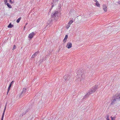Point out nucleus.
I'll list each match as a JSON object with an SVG mask.
<instances>
[{"label":"nucleus","mask_w":120,"mask_h":120,"mask_svg":"<svg viewBox=\"0 0 120 120\" xmlns=\"http://www.w3.org/2000/svg\"><path fill=\"white\" fill-rule=\"evenodd\" d=\"M70 76L69 75H66L64 76V78L66 81H67L70 79Z\"/></svg>","instance_id":"obj_6"},{"label":"nucleus","mask_w":120,"mask_h":120,"mask_svg":"<svg viewBox=\"0 0 120 120\" xmlns=\"http://www.w3.org/2000/svg\"><path fill=\"white\" fill-rule=\"evenodd\" d=\"M94 0V2H97V1H97V0Z\"/></svg>","instance_id":"obj_26"},{"label":"nucleus","mask_w":120,"mask_h":120,"mask_svg":"<svg viewBox=\"0 0 120 120\" xmlns=\"http://www.w3.org/2000/svg\"><path fill=\"white\" fill-rule=\"evenodd\" d=\"M28 111L27 110V111H26V112H25V113H23L22 115H24L25 114H26V112H27Z\"/></svg>","instance_id":"obj_25"},{"label":"nucleus","mask_w":120,"mask_h":120,"mask_svg":"<svg viewBox=\"0 0 120 120\" xmlns=\"http://www.w3.org/2000/svg\"><path fill=\"white\" fill-rule=\"evenodd\" d=\"M5 3H6L7 2V0H5Z\"/></svg>","instance_id":"obj_29"},{"label":"nucleus","mask_w":120,"mask_h":120,"mask_svg":"<svg viewBox=\"0 0 120 120\" xmlns=\"http://www.w3.org/2000/svg\"><path fill=\"white\" fill-rule=\"evenodd\" d=\"M39 51H38L35 52L32 56L31 58H34V57L38 55V54L39 53Z\"/></svg>","instance_id":"obj_9"},{"label":"nucleus","mask_w":120,"mask_h":120,"mask_svg":"<svg viewBox=\"0 0 120 120\" xmlns=\"http://www.w3.org/2000/svg\"><path fill=\"white\" fill-rule=\"evenodd\" d=\"M59 13L58 11H54L51 14V16L52 18H54L55 20L58 19V17Z\"/></svg>","instance_id":"obj_3"},{"label":"nucleus","mask_w":120,"mask_h":120,"mask_svg":"<svg viewBox=\"0 0 120 120\" xmlns=\"http://www.w3.org/2000/svg\"><path fill=\"white\" fill-rule=\"evenodd\" d=\"M79 71H78V72H77V75H79Z\"/></svg>","instance_id":"obj_28"},{"label":"nucleus","mask_w":120,"mask_h":120,"mask_svg":"<svg viewBox=\"0 0 120 120\" xmlns=\"http://www.w3.org/2000/svg\"><path fill=\"white\" fill-rule=\"evenodd\" d=\"M68 38V35H66L65 36L63 40V42L64 43H65L66 42L67 40V39Z\"/></svg>","instance_id":"obj_11"},{"label":"nucleus","mask_w":120,"mask_h":120,"mask_svg":"<svg viewBox=\"0 0 120 120\" xmlns=\"http://www.w3.org/2000/svg\"><path fill=\"white\" fill-rule=\"evenodd\" d=\"M21 19V17L19 18V19H18L16 21V22L17 23H18L19 22Z\"/></svg>","instance_id":"obj_16"},{"label":"nucleus","mask_w":120,"mask_h":120,"mask_svg":"<svg viewBox=\"0 0 120 120\" xmlns=\"http://www.w3.org/2000/svg\"><path fill=\"white\" fill-rule=\"evenodd\" d=\"M9 2L11 4H13L14 3L11 0H9Z\"/></svg>","instance_id":"obj_24"},{"label":"nucleus","mask_w":120,"mask_h":120,"mask_svg":"<svg viewBox=\"0 0 120 120\" xmlns=\"http://www.w3.org/2000/svg\"><path fill=\"white\" fill-rule=\"evenodd\" d=\"M118 3L119 4H120V1H119V2H118Z\"/></svg>","instance_id":"obj_31"},{"label":"nucleus","mask_w":120,"mask_h":120,"mask_svg":"<svg viewBox=\"0 0 120 120\" xmlns=\"http://www.w3.org/2000/svg\"><path fill=\"white\" fill-rule=\"evenodd\" d=\"M98 88V86L97 85H95V86H93L91 89L89 90L88 93H87V94L84 96L82 100H83V99H85L86 97H88L90 94H91L94 93L96 91Z\"/></svg>","instance_id":"obj_1"},{"label":"nucleus","mask_w":120,"mask_h":120,"mask_svg":"<svg viewBox=\"0 0 120 120\" xmlns=\"http://www.w3.org/2000/svg\"><path fill=\"white\" fill-rule=\"evenodd\" d=\"M6 5L9 8H12L11 6L8 3H7Z\"/></svg>","instance_id":"obj_15"},{"label":"nucleus","mask_w":120,"mask_h":120,"mask_svg":"<svg viewBox=\"0 0 120 120\" xmlns=\"http://www.w3.org/2000/svg\"><path fill=\"white\" fill-rule=\"evenodd\" d=\"M25 26H24V29H24V30H25Z\"/></svg>","instance_id":"obj_32"},{"label":"nucleus","mask_w":120,"mask_h":120,"mask_svg":"<svg viewBox=\"0 0 120 120\" xmlns=\"http://www.w3.org/2000/svg\"><path fill=\"white\" fill-rule=\"evenodd\" d=\"M11 87V86H9L8 87V91H9V90L10 89Z\"/></svg>","instance_id":"obj_23"},{"label":"nucleus","mask_w":120,"mask_h":120,"mask_svg":"<svg viewBox=\"0 0 120 120\" xmlns=\"http://www.w3.org/2000/svg\"><path fill=\"white\" fill-rule=\"evenodd\" d=\"M120 101V93L117 94L115 95L114 99L112 100L111 104H114L115 103H118Z\"/></svg>","instance_id":"obj_2"},{"label":"nucleus","mask_w":120,"mask_h":120,"mask_svg":"<svg viewBox=\"0 0 120 120\" xmlns=\"http://www.w3.org/2000/svg\"><path fill=\"white\" fill-rule=\"evenodd\" d=\"M73 20H71L68 23V24L69 25H70L73 23Z\"/></svg>","instance_id":"obj_17"},{"label":"nucleus","mask_w":120,"mask_h":120,"mask_svg":"<svg viewBox=\"0 0 120 120\" xmlns=\"http://www.w3.org/2000/svg\"><path fill=\"white\" fill-rule=\"evenodd\" d=\"M9 91H8V90L7 92V94H8V93L9 92Z\"/></svg>","instance_id":"obj_30"},{"label":"nucleus","mask_w":120,"mask_h":120,"mask_svg":"<svg viewBox=\"0 0 120 120\" xmlns=\"http://www.w3.org/2000/svg\"><path fill=\"white\" fill-rule=\"evenodd\" d=\"M70 25H69L68 24V25H67V28L68 29L69 28L70 26Z\"/></svg>","instance_id":"obj_22"},{"label":"nucleus","mask_w":120,"mask_h":120,"mask_svg":"<svg viewBox=\"0 0 120 120\" xmlns=\"http://www.w3.org/2000/svg\"><path fill=\"white\" fill-rule=\"evenodd\" d=\"M104 10V11L106 12L107 11V7L106 5L104 4L102 6Z\"/></svg>","instance_id":"obj_10"},{"label":"nucleus","mask_w":120,"mask_h":120,"mask_svg":"<svg viewBox=\"0 0 120 120\" xmlns=\"http://www.w3.org/2000/svg\"><path fill=\"white\" fill-rule=\"evenodd\" d=\"M4 114H2L1 120H3V118H4Z\"/></svg>","instance_id":"obj_21"},{"label":"nucleus","mask_w":120,"mask_h":120,"mask_svg":"<svg viewBox=\"0 0 120 120\" xmlns=\"http://www.w3.org/2000/svg\"><path fill=\"white\" fill-rule=\"evenodd\" d=\"M72 46V44L71 43L68 42L67 44V45L66 46V47L68 49H70L71 48Z\"/></svg>","instance_id":"obj_8"},{"label":"nucleus","mask_w":120,"mask_h":120,"mask_svg":"<svg viewBox=\"0 0 120 120\" xmlns=\"http://www.w3.org/2000/svg\"><path fill=\"white\" fill-rule=\"evenodd\" d=\"M112 117L114 119V120H115V118H116V117L115 116H114V117Z\"/></svg>","instance_id":"obj_27"},{"label":"nucleus","mask_w":120,"mask_h":120,"mask_svg":"<svg viewBox=\"0 0 120 120\" xmlns=\"http://www.w3.org/2000/svg\"><path fill=\"white\" fill-rule=\"evenodd\" d=\"M35 34L34 32H32L29 34L28 37L30 38L31 39L33 38Z\"/></svg>","instance_id":"obj_7"},{"label":"nucleus","mask_w":120,"mask_h":120,"mask_svg":"<svg viewBox=\"0 0 120 120\" xmlns=\"http://www.w3.org/2000/svg\"><path fill=\"white\" fill-rule=\"evenodd\" d=\"M6 105H5V108H4V111H3V114H4V112H5V110L6 109Z\"/></svg>","instance_id":"obj_18"},{"label":"nucleus","mask_w":120,"mask_h":120,"mask_svg":"<svg viewBox=\"0 0 120 120\" xmlns=\"http://www.w3.org/2000/svg\"><path fill=\"white\" fill-rule=\"evenodd\" d=\"M107 117L106 118V119H107V120H110L109 119V116L108 115H107ZM110 118H111V120H115L111 116Z\"/></svg>","instance_id":"obj_12"},{"label":"nucleus","mask_w":120,"mask_h":120,"mask_svg":"<svg viewBox=\"0 0 120 120\" xmlns=\"http://www.w3.org/2000/svg\"><path fill=\"white\" fill-rule=\"evenodd\" d=\"M16 47L15 46V45H13V49H12V50H14V49H16Z\"/></svg>","instance_id":"obj_20"},{"label":"nucleus","mask_w":120,"mask_h":120,"mask_svg":"<svg viewBox=\"0 0 120 120\" xmlns=\"http://www.w3.org/2000/svg\"><path fill=\"white\" fill-rule=\"evenodd\" d=\"M28 89L25 88H24L22 90V93L20 94V97H22L23 95L25 94V93L28 91Z\"/></svg>","instance_id":"obj_4"},{"label":"nucleus","mask_w":120,"mask_h":120,"mask_svg":"<svg viewBox=\"0 0 120 120\" xmlns=\"http://www.w3.org/2000/svg\"><path fill=\"white\" fill-rule=\"evenodd\" d=\"M14 25H12L11 23H10L8 25V27L9 28H11L13 27Z\"/></svg>","instance_id":"obj_13"},{"label":"nucleus","mask_w":120,"mask_h":120,"mask_svg":"<svg viewBox=\"0 0 120 120\" xmlns=\"http://www.w3.org/2000/svg\"><path fill=\"white\" fill-rule=\"evenodd\" d=\"M14 82V81H12L10 84L9 86L11 87L13 83Z\"/></svg>","instance_id":"obj_19"},{"label":"nucleus","mask_w":120,"mask_h":120,"mask_svg":"<svg viewBox=\"0 0 120 120\" xmlns=\"http://www.w3.org/2000/svg\"><path fill=\"white\" fill-rule=\"evenodd\" d=\"M95 4L97 6L99 7H100V4L98 3V1L96 2Z\"/></svg>","instance_id":"obj_14"},{"label":"nucleus","mask_w":120,"mask_h":120,"mask_svg":"<svg viewBox=\"0 0 120 120\" xmlns=\"http://www.w3.org/2000/svg\"><path fill=\"white\" fill-rule=\"evenodd\" d=\"M59 0H53V2L52 3V8L54 6L56 5L58 3V1Z\"/></svg>","instance_id":"obj_5"}]
</instances>
